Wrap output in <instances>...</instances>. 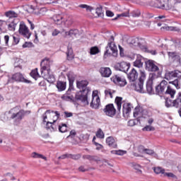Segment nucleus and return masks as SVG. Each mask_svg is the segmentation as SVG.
Instances as JSON below:
<instances>
[{"label":"nucleus","mask_w":181,"mask_h":181,"mask_svg":"<svg viewBox=\"0 0 181 181\" xmlns=\"http://www.w3.org/2000/svg\"><path fill=\"white\" fill-rule=\"evenodd\" d=\"M146 69L148 71H159V67L155 64V61L149 59L145 62Z\"/></svg>","instance_id":"10"},{"label":"nucleus","mask_w":181,"mask_h":181,"mask_svg":"<svg viewBox=\"0 0 181 181\" xmlns=\"http://www.w3.org/2000/svg\"><path fill=\"white\" fill-rule=\"evenodd\" d=\"M99 73H100L102 77H110L112 74L111 69L108 67H101L99 69Z\"/></svg>","instance_id":"16"},{"label":"nucleus","mask_w":181,"mask_h":181,"mask_svg":"<svg viewBox=\"0 0 181 181\" xmlns=\"http://www.w3.org/2000/svg\"><path fill=\"white\" fill-rule=\"evenodd\" d=\"M105 94L106 97H110V98H112V92L111 91V89L105 90Z\"/></svg>","instance_id":"54"},{"label":"nucleus","mask_w":181,"mask_h":181,"mask_svg":"<svg viewBox=\"0 0 181 181\" xmlns=\"http://www.w3.org/2000/svg\"><path fill=\"white\" fill-rule=\"evenodd\" d=\"M121 16L124 18H128L129 16V11L122 13L121 14H118L117 16L115 18H113V21H117L118 18H121Z\"/></svg>","instance_id":"47"},{"label":"nucleus","mask_w":181,"mask_h":181,"mask_svg":"<svg viewBox=\"0 0 181 181\" xmlns=\"http://www.w3.org/2000/svg\"><path fill=\"white\" fill-rule=\"evenodd\" d=\"M18 22L19 21L18 19H14L10 24H8V28L10 30L15 31V28H16V25H18Z\"/></svg>","instance_id":"33"},{"label":"nucleus","mask_w":181,"mask_h":181,"mask_svg":"<svg viewBox=\"0 0 181 181\" xmlns=\"http://www.w3.org/2000/svg\"><path fill=\"white\" fill-rule=\"evenodd\" d=\"M157 77H158V76H156V74L151 73L149 75L150 80L148 81H153V80H155V78H156Z\"/></svg>","instance_id":"57"},{"label":"nucleus","mask_w":181,"mask_h":181,"mask_svg":"<svg viewBox=\"0 0 181 181\" xmlns=\"http://www.w3.org/2000/svg\"><path fill=\"white\" fill-rule=\"evenodd\" d=\"M90 53V54H98V53H100V49H98V47H92Z\"/></svg>","instance_id":"48"},{"label":"nucleus","mask_w":181,"mask_h":181,"mask_svg":"<svg viewBox=\"0 0 181 181\" xmlns=\"http://www.w3.org/2000/svg\"><path fill=\"white\" fill-rule=\"evenodd\" d=\"M22 59L19 58H16L15 62H14V67L16 69L18 67V69H21L22 70Z\"/></svg>","instance_id":"37"},{"label":"nucleus","mask_w":181,"mask_h":181,"mask_svg":"<svg viewBox=\"0 0 181 181\" xmlns=\"http://www.w3.org/2000/svg\"><path fill=\"white\" fill-rule=\"evenodd\" d=\"M153 82L152 81H148L146 83V91L148 94H155L153 87Z\"/></svg>","instance_id":"23"},{"label":"nucleus","mask_w":181,"mask_h":181,"mask_svg":"<svg viewBox=\"0 0 181 181\" xmlns=\"http://www.w3.org/2000/svg\"><path fill=\"white\" fill-rule=\"evenodd\" d=\"M23 49H25V47H33V43H32L31 42H25L23 45Z\"/></svg>","instance_id":"53"},{"label":"nucleus","mask_w":181,"mask_h":181,"mask_svg":"<svg viewBox=\"0 0 181 181\" xmlns=\"http://www.w3.org/2000/svg\"><path fill=\"white\" fill-rule=\"evenodd\" d=\"M165 107H167V108H170V107H173V100L172 101V100L170 99H167L165 100Z\"/></svg>","instance_id":"50"},{"label":"nucleus","mask_w":181,"mask_h":181,"mask_svg":"<svg viewBox=\"0 0 181 181\" xmlns=\"http://www.w3.org/2000/svg\"><path fill=\"white\" fill-rule=\"evenodd\" d=\"M168 30H170L171 32H179L180 29L177 27H168Z\"/></svg>","instance_id":"59"},{"label":"nucleus","mask_w":181,"mask_h":181,"mask_svg":"<svg viewBox=\"0 0 181 181\" xmlns=\"http://www.w3.org/2000/svg\"><path fill=\"white\" fill-rule=\"evenodd\" d=\"M56 121L57 120H54L53 122H47L46 124L47 129H49L51 132L57 131V125L54 124Z\"/></svg>","instance_id":"20"},{"label":"nucleus","mask_w":181,"mask_h":181,"mask_svg":"<svg viewBox=\"0 0 181 181\" xmlns=\"http://www.w3.org/2000/svg\"><path fill=\"white\" fill-rule=\"evenodd\" d=\"M163 175H164V176H167V177H175V175L172 173H165L164 171V173H163Z\"/></svg>","instance_id":"62"},{"label":"nucleus","mask_w":181,"mask_h":181,"mask_svg":"<svg viewBox=\"0 0 181 181\" xmlns=\"http://www.w3.org/2000/svg\"><path fill=\"white\" fill-rule=\"evenodd\" d=\"M106 47H109L112 56L115 57L117 56V54H118V49H117V46L115 44H112V42H109Z\"/></svg>","instance_id":"18"},{"label":"nucleus","mask_w":181,"mask_h":181,"mask_svg":"<svg viewBox=\"0 0 181 181\" xmlns=\"http://www.w3.org/2000/svg\"><path fill=\"white\" fill-rule=\"evenodd\" d=\"M53 21L57 25H62L63 22V16L60 15H55L53 16Z\"/></svg>","instance_id":"29"},{"label":"nucleus","mask_w":181,"mask_h":181,"mask_svg":"<svg viewBox=\"0 0 181 181\" xmlns=\"http://www.w3.org/2000/svg\"><path fill=\"white\" fill-rule=\"evenodd\" d=\"M142 131H147V132L155 131V127L152 126L146 125L142 129Z\"/></svg>","instance_id":"51"},{"label":"nucleus","mask_w":181,"mask_h":181,"mask_svg":"<svg viewBox=\"0 0 181 181\" xmlns=\"http://www.w3.org/2000/svg\"><path fill=\"white\" fill-rule=\"evenodd\" d=\"M156 94L157 95H163V94H170L171 98H175L176 90L172 89L170 86L168 85V81L163 80L160 84L156 86Z\"/></svg>","instance_id":"1"},{"label":"nucleus","mask_w":181,"mask_h":181,"mask_svg":"<svg viewBox=\"0 0 181 181\" xmlns=\"http://www.w3.org/2000/svg\"><path fill=\"white\" fill-rule=\"evenodd\" d=\"M115 103L117 107V111L121 112V107L122 105V97L117 96L115 100Z\"/></svg>","instance_id":"26"},{"label":"nucleus","mask_w":181,"mask_h":181,"mask_svg":"<svg viewBox=\"0 0 181 181\" xmlns=\"http://www.w3.org/2000/svg\"><path fill=\"white\" fill-rule=\"evenodd\" d=\"M153 171L156 173V175H163L165 173V169H163L162 167H156L153 169Z\"/></svg>","instance_id":"40"},{"label":"nucleus","mask_w":181,"mask_h":181,"mask_svg":"<svg viewBox=\"0 0 181 181\" xmlns=\"http://www.w3.org/2000/svg\"><path fill=\"white\" fill-rule=\"evenodd\" d=\"M133 166L136 171H138L139 173H142V170H141L142 167L140 165L134 164Z\"/></svg>","instance_id":"56"},{"label":"nucleus","mask_w":181,"mask_h":181,"mask_svg":"<svg viewBox=\"0 0 181 181\" xmlns=\"http://www.w3.org/2000/svg\"><path fill=\"white\" fill-rule=\"evenodd\" d=\"M30 76L34 78V80H37V78H42V76L39 74V72L37 71V68H36L34 70H32Z\"/></svg>","instance_id":"28"},{"label":"nucleus","mask_w":181,"mask_h":181,"mask_svg":"<svg viewBox=\"0 0 181 181\" xmlns=\"http://www.w3.org/2000/svg\"><path fill=\"white\" fill-rule=\"evenodd\" d=\"M174 4H172L170 1H168L166 4H163L160 6V9H165V11H180V4L177 0H173Z\"/></svg>","instance_id":"4"},{"label":"nucleus","mask_w":181,"mask_h":181,"mask_svg":"<svg viewBox=\"0 0 181 181\" xmlns=\"http://www.w3.org/2000/svg\"><path fill=\"white\" fill-rule=\"evenodd\" d=\"M88 94H90L88 89L81 90L76 93L74 100L83 103L84 105H88Z\"/></svg>","instance_id":"2"},{"label":"nucleus","mask_w":181,"mask_h":181,"mask_svg":"<svg viewBox=\"0 0 181 181\" xmlns=\"http://www.w3.org/2000/svg\"><path fill=\"white\" fill-rule=\"evenodd\" d=\"M68 80L69 82V86L73 87V84H74V81L76 80V74L73 72H69L67 74Z\"/></svg>","instance_id":"25"},{"label":"nucleus","mask_w":181,"mask_h":181,"mask_svg":"<svg viewBox=\"0 0 181 181\" xmlns=\"http://www.w3.org/2000/svg\"><path fill=\"white\" fill-rule=\"evenodd\" d=\"M132 108V105L131 103H124L123 104L122 112L123 117H128L131 112Z\"/></svg>","instance_id":"15"},{"label":"nucleus","mask_w":181,"mask_h":181,"mask_svg":"<svg viewBox=\"0 0 181 181\" xmlns=\"http://www.w3.org/2000/svg\"><path fill=\"white\" fill-rule=\"evenodd\" d=\"M66 58H67V60H73V59H74V54H73V49L68 48L66 52Z\"/></svg>","instance_id":"34"},{"label":"nucleus","mask_w":181,"mask_h":181,"mask_svg":"<svg viewBox=\"0 0 181 181\" xmlns=\"http://www.w3.org/2000/svg\"><path fill=\"white\" fill-rule=\"evenodd\" d=\"M168 57L170 60L173 62H180V56L177 55V54L175 52H168Z\"/></svg>","instance_id":"19"},{"label":"nucleus","mask_w":181,"mask_h":181,"mask_svg":"<svg viewBox=\"0 0 181 181\" xmlns=\"http://www.w3.org/2000/svg\"><path fill=\"white\" fill-rule=\"evenodd\" d=\"M62 100L64 101H71V103H76L74 95H63L62 96Z\"/></svg>","instance_id":"31"},{"label":"nucleus","mask_w":181,"mask_h":181,"mask_svg":"<svg viewBox=\"0 0 181 181\" xmlns=\"http://www.w3.org/2000/svg\"><path fill=\"white\" fill-rule=\"evenodd\" d=\"M83 159H88V160H97L95 159V156H90V155H84V156H83Z\"/></svg>","instance_id":"49"},{"label":"nucleus","mask_w":181,"mask_h":181,"mask_svg":"<svg viewBox=\"0 0 181 181\" xmlns=\"http://www.w3.org/2000/svg\"><path fill=\"white\" fill-rule=\"evenodd\" d=\"M69 159H73L74 160H78L81 158V154H69Z\"/></svg>","instance_id":"41"},{"label":"nucleus","mask_w":181,"mask_h":181,"mask_svg":"<svg viewBox=\"0 0 181 181\" xmlns=\"http://www.w3.org/2000/svg\"><path fill=\"white\" fill-rule=\"evenodd\" d=\"M58 129L59 132L64 133L67 132V124H59L58 127Z\"/></svg>","instance_id":"39"},{"label":"nucleus","mask_w":181,"mask_h":181,"mask_svg":"<svg viewBox=\"0 0 181 181\" xmlns=\"http://www.w3.org/2000/svg\"><path fill=\"white\" fill-rule=\"evenodd\" d=\"M11 80H13L17 83H25L26 84H29V83H30V81L25 78V76L21 73L14 74L11 77Z\"/></svg>","instance_id":"9"},{"label":"nucleus","mask_w":181,"mask_h":181,"mask_svg":"<svg viewBox=\"0 0 181 181\" xmlns=\"http://www.w3.org/2000/svg\"><path fill=\"white\" fill-rule=\"evenodd\" d=\"M139 122V119H130L127 122L128 127H135Z\"/></svg>","instance_id":"44"},{"label":"nucleus","mask_w":181,"mask_h":181,"mask_svg":"<svg viewBox=\"0 0 181 181\" xmlns=\"http://www.w3.org/2000/svg\"><path fill=\"white\" fill-rule=\"evenodd\" d=\"M134 66L135 67H138L139 69H141L142 66H144V58L142 57H138L136 61L134 62Z\"/></svg>","instance_id":"27"},{"label":"nucleus","mask_w":181,"mask_h":181,"mask_svg":"<svg viewBox=\"0 0 181 181\" xmlns=\"http://www.w3.org/2000/svg\"><path fill=\"white\" fill-rule=\"evenodd\" d=\"M92 101L90 103V107L94 108L95 110H98L100 108V105H101V102L100 100V97L98 95H92Z\"/></svg>","instance_id":"12"},{"label":"nucleus","mask_w":181,"mask_h":181,"mask_svg":"<svg viewBox=\"0 0 181 181\" xmlns=\"http://www.w3.org/2000/svg\"><path fill=\"white\" fill-rule=\"evenodd\" d=\"M127 153V151H122V150H117V155H119V156H122L123 155H125Z\"/></svg>","instance_id":"63"},{"label":"nucleus","mask_w":181,"mask_h":181,"mask_svg":"<svg viewBox=\"0 0 181 181\" xmlns=\"http://www.w3.org/2000/svg\"><path fill=\"white\" fill-rule=\"evenodd\" d=\"M173 107L175 108H181V92L178 93L176 98L173 100Z\"/></svg>","instance_id":"21"},{"label":"nucleus","mask_w":181,"mask_h":181,"mask_svg":"<svg viewBox=\"0 0 181 181\" xmlns=\"http://www.w3.org/2000/svg\"><path fill=\"white\" fill-rule=\"evenodd\" d=\"M169 84H173V86H175L177 90H179L180 88V83H179V79H175L173 81H170Z\"/></svg>","instance_id":"42"},{"label":"nucleus","mask_w":181,"mask_h":181,"mask_svg":"<svg viewBox=\"0 0 181 181\" xmlns=\"http://www.w3.org/2000/svg\"><path fill=\"white\" fill-rule=\"evenodd\" d=\"M79 8H81L82 9H86L87 11H89V12H91V11H93V7L87 5V4H80L78 6Z\"/></svg>","instance_id":"45"},{"label":"nucleus","mask_w":181,"mask_h":181,"mask_svg":"<svg viewBox=\"0 0 181 181\" xmlns=\"http://www.w3.org/2000/svg\"><path fill=\"white\" fill-rule=\"evenodd\" d=\"M13 43L15 45H18V43H19L21 39L19 38V37H15V36H13Z\"/></svg>","instance_id":"64"},{"label":"nucleus","mask_w":181,"mask_h":181,"mask_svg":"<svg viewBox=\"0 0 181 181\" xmlns=\"http://www.w3.org/2000/svg\"><path fill=\"white\" fill-rule=\"evenodd\" d=\"M110 80L112 83L116 84V86H119V87H125V86H127V80L119 75L113 76Z\"/></svg>","instance_id":"6"},{"label":"nucleus","mask_w":181,"mask_h":181,"mask_svg":"<svg viewBox=\"0 0 181 181\" xmlns=\"http://www.w3.org/2000/svg\"><path fill=\"white\" fill-rule=\"evenodd\" d=\"M145 78H146V74H145V72L141 71L139 78V82H133L131 83V86H133L135 91H137L138 93H145V90H144V81H145Z\"/></svg>","instance_id":"3"},{"label":"nucleus","mask_w":181,"mask_h":181,"mask_svg":"<svg viewBox=\"0 0 181 181\" xmlns=\"http://www.w3.org/2000/svg\"><path fill=\"white\" fill-rule=\"evenodd\" d=\"M18 32L20 35H22L23 37H26L27 39H29L32 35L30 32L29 31V28L25 25V23H21Z\"/></svg>","instance_id":"8"},{"label":"nucleus","mask_w":181,"mask_h":181,"mask_svg":"<svg viewBox=\"0 0 181 181\" xmlns=\"http://www.w3.org/2000/svg\"><path fill=\"white\" fill-rule=\"evenodd\" d=\"M5 16L7 18H18V13L13 11H8L5 13Z\"/></svg>","instance_id":"36"},{"label":"nucleus","mask_w":181,"mask_h":181,"mask_svg":"<svg viewBox=\"0 0 181 181\" xmlns=\"http://www.w3.org/2000/svg\"><path fill=\"white\" fill-rule=\"evenodd\" d=\"M74 90V87L69 86V88L66 91V93H65V95H73V93H71V90Z\"/></svg>","instance_id":"55"},{"label":"nucleus","mask_w":181,"mask_h":181,"mask_svg":"<svg viewBox=\"0 0 181 181\" xmlns=\"http://www.w3.org/2000/svg\"><path fill=\"white\" fill-rule=\"evenodd\" d=\"M95 135L97 138H99V139H104V132H103L101 129H98Z\"/></svg>","instance_id":"43"},{"label":"nucleus","mask_w":181,"mask_h":181,"mask_svg":"<svg viewBox=\"0 0 181 181\" xmlns=\"http://www.w3.org/2000/svg\"><path fill=\"white\" fill-rule=\"evenodd\" d=\"M146 148H145V146H139L138 147V152H139V153H144L146 151Z\"/></svg>","instance_id":"60"},{"label":"nucleus","mask_w":181,"mask_h":181,"mask_svg":"<svg viewBox=\"0 0 181 181\" xmlns=\"http://www.w3.org/2000/svg\"><path fill=\"white\" fill-rule=\"evenodd\" d=\"M4 176H9L10 180H16V177H15V176H13V174L11 173H7L4 174Z\"/></svg>","instance_id":"61"},{"label":"nucleus","mask_w":181,"mask_h":181,"mask_svg":"<svg viewBox=\"0 0 181 181\" xmlns=\"http://www.w3.org/2000/svg\"><path fill=\"white\" fill-rule=\"evenodd\" d=\"M48 75H47V81H48V83H50L51 84H52V83H54V81H56V78H54V75L50 74V72H47Z\"/></svg>","instance_id":"38"},{"label":"nucleus","mask_w":181,"mask_h":181,"mask_svg":"<svg viewBox=\"0 0 181 181\" xmlns=\"http://www.w3.org/2000/svg\"><path fill=\"white\" fill-rule=\"evenodd\" d=\"M56 86L58 89V91H64V90H66V83L64 81H58L57 82Z\"/></svg>","instance_id":"24"},{"label":"nucleus","mask_w":181,"mask_h":181,"mask_svg":"<svg viewBox=\"0 0 181 181\" xmlns=\"http://www.w3.org/2000/svg\"><path fill=\"white\" fill-rule=\"evenodd\" d=\"M106 50L105 51V53H104V59H107V57L112 55V52H111V49H110V47H105Z\"/></svg>","instance_id":"46"},{"label":"nucleus","mask_w":181,"mask_h":181,"mask_svg":"<svg viewBox=\"0 0 181 181\" xmlns=\"http://www.w3.org/2000/svg\"><path fill=\"white\" fill-rule=\"evenodd\" d=\"M165 80H173V78H181V71L179 70L167 71L165 74Z\"/></svg>","instance_id":"7"},{"label":"nucleus","mask_w":181,"mask_h":181,"mask_svg":"<svg viewBox=\"0 0 181 181\" xmlns=\"http://www.w3.org/2000/svg\"><path fill=\"white\" fill-rule=\"evenodd\" d=\"M95 13L98 18H104V11H103V6L96 8Z\"/></svg>","instance_id":"35"},{"label":"nucleus","mask_w":181,"mask_h":181,"mask_svg":"<svg viewBox=\"0 0 181 181\" xmlns=\"http://www.w3.org/2000/svg\"><path fill=\"white\" fill-rule=\"evenodd\" d=\"M32 158L37 159H44V160H47V158L42 154H39L36 152H33L31 154Z\"/></svg>","instance_id":"32"},{"label":"nucleus","mask_w":181,"mask_h":181,"mask_svg":"<svg viewBox=\"0 0 181 181\" xmlns=\"http://www.w3.org/2000/svg\"><path fill=\"white\" fill-rule=\"evenodd\" d=\"M145 153L147 155H154V156H158V154L155 153V151L153 150L146 148Z\"/></svg>","instance_id":"52"},{"label":"nucleus","mask_w":181,"mask_h":181,"mask_svg":"<svg viewBox=\"0 0 181 181\" xmlns=\"http://www.w3.org/2000/svg\"><path fill=\"white\" fill-rule=\"evenodd\" d=\"M23 110H21L17 113H13L11 116V119H16L18 122H21L23 119Z\"/></svg>","instance_id":"17"},{"label":"nucleus","mask_w":181,"mask_h":181,"mask_svg":"<svg viewBox=\"0 0 181 181\" xmlns=\"http://www.w3.org/2000/svg\"><path fill=\"white\" fill-rule=\"evenodd\" d=\"M127 77L129 81H131L132 83H134L135 81H136V80H138V72L136 71V70H135V69L133 68L129 73V74H127Z\"/></svg>","instance_id":"14"},{"label":"nucleus","mask_w":181,"mask_h":181,"mask_svg":"<svg viewBox=\"0 0 181 181\" xmlns=\"http://www.w3.org/2000/svg\"><path fill=\"white\" fill-rule=\"evenodd\" d=\"M115 67L117 70H119V71H123L124 73H127L128 70H129V67H131V64L129 63L122 62L120 63H117L115 65Z\"/></svg>","instance_id":"11"},{"label":"nucleus","mask_w":181,"mask_h":181,"mask_svg":"<svg viewBox=\"0 0 181 181\" xmlns=\"http://www.w3.org/2000/svg\"><path fill=\"white\" fill-rule=\"evenodd\" d=\"M103 112L107 117L112 118L115 117V114H117V109H115V107H114V104L109 103L105 105V108L103 109Z\"/></svg>","instance_id":"5"},{"label":"nucleus","mask_w":181,"mask_h":181,"mask_svg":"<svg viewBox=\"0 0 181 181\" xmlns=\"http://www.w3.org/2000/svg\"><path fill=\"white\" fill-rule=\"evenodd\" d=\"M132 16H133V18H138V16H141V11H133L132 13Z\"/></svg>","instance_id":"58"},{"label":"nucleus","mask_w":181,"mask_h":181,"mask_svg":"<svg viewBox=\"0 0 181 181\" xmlns=\"http://www.w3.org/2000/svg\"><path fill=\"white\" fill-rule=\"evenodd\" d=\"M65 35L66 36H71V37H73V36L76 37H77V35H78V30L77 29L70 30L69 31L66 32Z\"/></svg>","instance_id":"30"},{"label":"nucleus","mask_w":181,"mask_h":181,"mask_svg":"<svg viewBox=\"0 0 181 181\" xmlns=\"http://www.w3.org/2000/svg\"><path fill=\"white\" fill-rule=\"evenodd\" d=\"M106 144L108 146H110V148H117V143L112 136H109L106 139Z\"/></svg>","instance_id":"22"},{"label":"nucleus","mask_w":181,"mask_h":181,"mask_svg":"<svg viewBox=\"0 0 181 181\" xmlns=\"http://www.w3.org/2000/svg\"><path fill=\"white\" fill-rule=\"evenodd\" d=\"M88 81H81L76 82V87L79 88V90H88V93H91V89L88 87Z\"/></svg>","instance_id":"13"}]
</instances>
